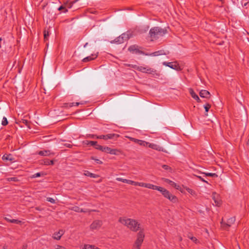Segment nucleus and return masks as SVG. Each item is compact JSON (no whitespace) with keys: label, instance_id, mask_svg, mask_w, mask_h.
<instances>
[{"label":"nucleus","instance_id":"18","mask_svg":"<svg viewBox=\"0 0 249 249\" xmlns=\"http://www.w3.org/2000/svg\"><path fill=\"white\" fill-rule=\"evenodd\" d=\"M97 57V54L92 53L90 56H87L83 59L82 61L83 62H87L88 61L95 59Z\"/></svg>","mask_w":249,"mask_h":249},{"label":"nucleus","instance_id":"43","mask_svg":"<svg viewBox=\"0 0 249 249\" xmlns=\"http://www.w3.org/2000/svg\"><path fill=\"white\" fill-rule=\"evenodd\" d=\"M65 9V11L64 12L66 13L68 11V10L67 9H65V7L63 6H61L60 7H59L58 8V10L60 11L62 9Z\"/></svg>","mask_w":249,"mask_h":249},{"label":"nucleus","instance_id":"61","mask_svg":"<svg viewBox=\"0 0 249 249\" xmlns=\"http://www.w3.org/2000/svg\"><path fill=\"white\" fill-rule=\"evenodd\" d=\"M179 240L181 241L182 240V238L180 237Z\"/></svg>","mask_w":249,"mask_h":249},{"label":"nucleus","instance_id":"3","mask_svg":"<svg viewBox=\"0 0 249 249\" xmlns=\"http://www.w3.org/2000/svg\"><path fill=\"white\" fill-rule=\"evenodd\" d=\"M116 180L118 181H122L124 183H125L129 185L140 186L141 187H157L156 186H154L153 185L145 184L144 183H140V182H135V181H132L131 180L124 179V178H116Z\"/></svg>","mask_w":249,"mask_h":249},{"label":"nucleus","instance_id":"1","mask_svg":"<svg viewBox=\"0 0 249 249\" xmlns=\"http://www.w3.org/2000/svg\"><path fill=\"white\" fill-rule=\"evenodd\" d=\"M119 222L133 231L136 232L140 229V224L137 220L123 217L119 219Z\"/></svg>","mask_w":249,"mask_h":249},{"label":"nucleus","instance_id":"32","mask_svg":"<svg viewBox=\"0 0 249 249\" xmlns=\"http://www.w3.org/2000/svg\"><path fill=\"white\" fill-rule=\"evenodd\" d=\"M49 36V32L48 31L44 30V37L45 41L48 40V36Z\"/></svg>","mask_w":249,"mask_h":249},{"label":"nucleus","instance_id":"21","mask_svg":"<svg viewBox=\"0 0 249 249\" xmlns=\"http://www.w3.org/2000/svg\"><path fill=\"white\" fill-rule=\"evenodd\" d=\"M199 95L202 98H209L210 96V93L206 90H201L199 92Z\"/></svg>","mask_w":249,"mask_h":249},{"label":"nucleus","instance_id":"26","mask_svg":"<svg viewBox=\"0 0 249 249\" xmlns=\"http://www.w3.org/2000/svg\"><path fill=\"white\" fill-rule=\"evenodd\" d=\"M137 143L139 144L140 145L147 147L148 146L149 142L142 140H138Z\"/></svg>","mask_w":249,"mask_h":249},{"label":"nucleus","instance_id":"40","mask_svg":"<svg viewBox=\"0 0 249 249\" xmlns=\"http://www.w3.org/2000/svg\"><path fill=\"white\" fill-rule=\"evenodd\" d=\"M96 139H104L106 140V135H102L98 136H96Z\"/></svg>","mask_w":249,"mask_h":249},{"label":"nucleus","instance_id":"50","mask_svg":"<svg viewBox=\"0 0 249 249\" xmlns=\"http://www.w3.org/2000/svg\"><path fill=\"white\" fill-rule=\"evenodd\" d=\"M27 249V245H23L21 249Z\"/></svg>","mask_w":249,"mask_h":249},{"label":"nucleus","instance_id":"57","mask_svg":"<svg viewBox=\"0 0 249 249\" xmlns=\"http://www.w3.org/2000/svg\"><path fill=\"white\" fill-rule=\"evenodd\" d=\"M2 249H7V246H4L3 247H2Z\"/></svg>","mask_w":249,"mask_h":249},{"label":"nucleus","instance_id":"30","mask_svg":"<svg viewBox=\"0 0 249 249\" xmlns=\"http://www.w3.org/2000/svg\"><path fill=\"white\" fill-rule=\"evenodd\" d=\"M211 106L209 104H207L204 105V107L206 112V113L205 114L206 116L208 115L207 112H208L209 109L211 108Z\"/></svg>","mask_w":249,"mask_h":249},{"label":"nucleus","instance_id":"52","mask_svg":"<svg viewBox=\"0 0 249 249\" xmlns=\"http://www.w3.org/2000/svg\"><path fill=\"white\" fill-rule=\"evenodd\" d=\"M74 104H75V106H78L80 104H83V103H79V102H76V103H74Z\"/></svg>","mask_w":249,"mask_h":249},{"label":"nucleus","instance_id":"33","mask_svg":"<svg viewBox=\"0 0 249 249\" xmlns=\"http://www.w3.org/2000/svg\"><path fill=\"white\" fill-rule=\"evenodd\" d=\"M8 124V121L5 117H4L1 122V124L3 126H5Z\"/></svg>","mask_w":249,"mask_h":249},{"label":"nucleus","instance_id":"49","mask_svg":"<svg viewBox=\"0 0 249 249\" xmlns=\"http://www.w3.org/2000/svg\"><path fill=\"white\" fill-rule=\"evenodd\" d=\"M96 136H97V135H89V137L91 138H96Z\"/></svg>","mask_w":249,"mask_h":249},{"label":"nucleus","instance_id":"55","mask_svg":"<svg viewBox=\"0 0 249 249\" xmlns=\"http://www.w3.org/2000/svg\"><path fill=\"white\" fill-rule=\"evenodd\" d=\"M199 178L202 181H204V182H207L206 180H205L204 179H203L201 177H199Z\"/></svg>","mask_w":249,"mask_h":249},{"label":"nucleus","instance_id":"25","mask_svg":"<svg viewBox=\"0 0 249 249\" xmlns=\"http://www.w3.org/2000/svg\"><path fill=\"white\" fill-rule=\"evenodd\" d=\"M84 175H85L86 176L92 178H96L98 177L97 175L91 173L88 171H85L84 172Z\"/></svg>","mask_w":249,"mask_h":249},{"label":"nucleus","instance_id":"17","mask_svg":"<svg viewBox=\"0 0 249 249\" xmlns=\"http://www.w3.org/2000/svg\"><path fill=\"white\" fill-rule=\"evenodd\" d=\"M127 38L126 35L125 34H122L119 36L118 38L114 40V42L117 43L121 44L124 42V39Z\"/></svg>","mask_w":249,"mask_h":249},{"label":"nucleus","instance_id":"58","mask_svg":"<svg viewBox=\"0 0 249 249\" xmlns=\"http://www.w3.org/2000/svg\"><path fill=\"white\" fill-rule=\"evenodd\" d=\"M247 144L249 145V140L247 142Z\"/></svg>","mask_w":249,"mask_h":249},{"label":"nucleus","instance_id":"38","mask_svg":"<svg viewBox=\"0 0 249 249\" xmlns=\"http://www.w3.org/2000/svg\"><path fill=\"white\" fill-rule=\"evenodd\" d=\"M47 200L53 204H54L55 203V200L52 197H47Z\"/></svg>","mask_w":249,"mask_h":249},{"label":"nucleus","instance_id":"41","mask_svg":"<svg viewBox=\"0 0 249 249\" xmlns=\"http://www.w3.org/2000/svg\"><path fill=\"white\" fill-rule=\"evenodd\" d=\"M41 173H36L34 175H33V178H37V177H40L41 176ZM42 175H43V173H42Z\"/></svg>","mask_w":249,"mask_h":249},{"label":"nucleus","instance_id":"44","mask_svg":"<svg viewBox=\"0 0 249 249\" xmlns=\"http://www.w3.org/2000/svg\"><path fill=\"white\" fill-rule=\"evenodd\" d=\"M64 145L68 148H71L72 146V145L70 143H66L64 144Z\"/></svg>","mask_w":249,"mask_h":249},{"label":"nucleus","instance_id":"9","mask_svg":"<svg viewBox=\"0 0 249 249\" xmlns=\"http://www.w3.org/2000/svg\"><path fill=\"white\" fill-rule=\"evenodd\" d=\"M213 199L214 200L215 206L219 207L222 204V201L218 194L215 193L213 194Z\"/></svg>","mask_w":249,"mask_h":249},{"label":"nucleus","instance_id":"51","mask_svg":"<svg viewBox=\"0 0 249 249\" xmlns=\"http://www.w3.org/2000/svg\"><path fill=\"white\" fill-rule=\"evenodd\" d=\"M49 165H53L54 164V161L53 160H49Z\"/></svg>","mask_w":249,"mask_h":249},{"label":"nucleus","instance_id":"31","mask_svg":"<svg viewBox=\"0 0 249 249\" xmlns=\"http://www.w3.org/2000/svg\"><path fill=\"white\" fill-rule=\"evenodd\" d=\"M162 167L163 169H164L165 170H166L168 172H170L172 171L171 168L167 165H162Z\"/></svg>","mask_w":249,"mask_h":249},{"label":"nucleus","instance_id":"56","mask_svg":"<svg viewBox=\"0 0 249 249\" xmlns=\"http://www.w3.org/2000/svg\"><path fill=\"white\" fill-rule=\"evenodd\" d=\"M245 6H247L248 5H249L248 2H246L244 4Z\"/></svg>","mask_w":249,"mask_h":249},{"label":"nucleus","instance_id":"42","mask_svg":"<svg viewBox=\"0 0 249 249\" xmlns=\"http://www.w3.org/2000/svg\"><path fill=\"white\" fill-rule=\"evenodd\" d=\"M55 249H66V248L63 247V246H60V245H56L55 246Z\"/></svg>","mask_w":249,"mask_h":249},{"label":"nucleus","instance_id":"6","mask_svg":"<svg viewBox=\"0 0 249 249\" xmlns=\"http://www.w3.org/2000/svg\"><path fill=\"white\" fill-rule=\"evenodd\" d=\"M129 66H130L132 68L142 72L150 73L153 75H154L155 73H156V70L148 67H146L143 66H139L136 65H129Z\"/></svg>","mask_w":249,"mask_h":249},{"label":"nucleus","instance_id":"8","mask_svg":"<svg viewBox=\"0 0 249 249\" xmlns=\"http://www.w3.org/2000/svg\"><path fill=\"white\" fill-rule=\"evenodd\" d=\"M235 221V217H231L229 218L226 223L222 222V226L225 229H226L232 225Z\"/></svg>","mask_w":249,"mask_h":249},{"label":"nucleus","instance_id":"34","mask_svg":"<svg viewBox=\"0 0 249 249\" xmlns=\"http://www.w3.org/2000/svg\"><path fill=\"white\" fill-rule=\"evenodd\" d=\"M206 176L211 177H217V175L215 173H204Z\"/></svg>","mask_w":249,"mask_h":249},{"label":"nucleus","instance_id":"53","mask_svg":"<svg viewBox=\"0 0 249 249\" xmlns=\"http://www.w3.org/2000/svg\"><path fill=\"white\" fill-rule=\"evenodd\" d=\"M36 209L37 211H42L43 209H41L39 207H36Z\"/></svg>","mask_w":249,"mask_h":249},{"label":"nucleus","instance_id":"19","mask_svg":"<svg viewBox=\"0 0 249 249\" xmlns=\"http://www.w3.org/2000/svg\"><path fill=\"white\" fill-rule=\"evenodd\" d=\"M189 93L191 94L192 98L195 99L197 102H200L201 100L199 99V97L197 95L195 92L194 90L192 89H189Z\"/></svg>","mask_w":249,"mask_h":249},{"label":"nucleus","instance_id":"27","mask_svg":"<svg viewBox=\"0 0 249 249\" xmlns=\"http://www.w3.org/2000/svg\"><path fill=\"white\" fill-rule=\"evenodd\" d=\"M5 219L7 221L9 222L10 223H16V224H20L21 223V221H19V220H17V219H10L7 217H5Z\"/></svg>","mask_w":249,"mask_h":249},{"label":"nucleus","instance_id":"45","mask_svg":"<svg viewBox=\"0 0 249 249\" xmlns=\"http://www.w3.org/2000/svg\"><path fill=\"white\" fill-rule=\"evenodd\" d=\"M189 238L194 242H196L197 241L196 238L195 237H189Z\"/></svg>","mask_w":249,"mask_h":249},{"label":"nucleus","instance_id":"23","mask_svg":"<svg viewBox=\"0 0 249 249\" xmlns=\"http://www.w3.org/2000/svg\"><path fill=\"white\" fill-rule=\"evenodd\" d=\"M169 64L170 65V66H169V67L173 69L176 70L177 71H180L181 70L180 67L176 62H171L170 63H169Z\"/></svg>","mask_w":249,"mask_h":249},{"label":"nucleus","instance_id":"28","mask_svg":"<svg viewBox=\"0 0 249 249\" xmlns=\"http://www.w3.org/2000/svg\"><path fill=\"white\" fill-rule=\"evenodd\" d=\"M84 142L86 144H90L91 146H94L95 148H96V144H97V142H96V141H87L85 142Z\"/></svg>","mask_w":249,"mask_h":249},{"label":"nucleus","instance_id":"2","mask_svg":"<svg viewBox=\"0 0 249 249\" xmlns=\"http://www.w3.org/2000/svg\"><path fill=\"white\" fill-rule=\"evenodd\" d=\"M166 33L167 31L166 29L159 27H155L151 28L149 32L152 41L163 36Z\"/></svg>","mask_w":249,"mask_h":249},{"label":"nucleus","instance_id":"16","mask_svg":"<svg viewBox=\"0 0 249 249\" xmlns=\"http://www.w3.org/2000/svg\"><path fill=\"white\" fill-rule=\"evenodd\" d=\"M2 159L3 160H9L11 162H15L16 161L15 159L13 157V156L11 154H4L2 157Z\"/></svg>","mask_w":249,"mask_h":249},{"label":"nucleus","instance_id":"13","mask_svg":"<svg viewBox=\"0 0 249 249\" xmlns=\"http://www.w3.org/2000/svg\"><path fill=\"white\" fill-rule=\"evenodd\" d=\"M64 234V231L63 230H59L58 231L53 234V238L54 239L59 240L61 239V236Z\"/></svg>","mask_w":249,"mask_h":249},{"label":"nucleus","instance_id":"60","mask_svg":"<svg viewBox=\"0 0 249 249\" xmlns=\"http://www.w3.org/2000/svg\"><path fill=\"white\" fill-rule=\"evenodd\" d=\"M25 121V123H27V121L26 120H24Z\"/></svg>","mask_w":249,"mask_h":249},{"label":"nucleus","instance_id":"39","mask_svg":"<svg viewBox=\"0 0 249 249\" xmlns=\"http://www.w3.org/2000/svg\"><path fill=\"white\" fill-rule=\"evenodd\" d=\"M91 159L94 160H95L97 163L98 164H102L103 163V162L102 161H101L100 160H99V159H96L94 157H92L91 158Z\"/></svg>","mask_w":249,"mask_h":249},{"label":"nucleus","instance_id":"10","mask_svg":"<svg viewBox=\"0 0 249 249\" xmlns=\"http://www.w3.org/2000/svg\"><path fill=\"white\" fill-rule=\"evenodd\" d=\"M105 153L112 155H117L121 153V150L117 149H112L109 147H106Z\"/></svg>","mask_w":249,"mask_h":249},{"label":"nucleus","instance_id":"47","mask_svg":"<svg viewBox=\"0 0 249 249\" xmlns=\"http://www.w3.org/2000/svg\"><path fill=\"white\" fill-rule=\"evenodd\" d=\"M171 62H164L163 63V64L166 66H168L169 67V66H170V65L169 64V63H170Z\"/></svg>","mask_w":249,"mask_h":249},{"label":"nucleus","instance_id":"15","mask_svg":"<svg viewBox=\"0 0 249 249\" xmlns=\"http://www.w3.org/2000/svg\"><path fill=\"white\" fill-rule=\"evenodd\" d=\"M179 190L182 193H186L187 192L192 196L195 195V191L191 188H178Z\"/></svg>","mask_w":249,"mask_h":249},{"label":"nucleus","instance_id":"14","mask_svg":"<svg viewBox=\"0 0 249 249\" xmlns=\"http://www.w3.org/2000/svg\"><path fill=\"white\" fill-rule=\"evenodd\" d=\"M148 147L159 151L165 152V150H164L162 147L155 143H151L149 142Z\"/></svg>","mask_w":249,"mask_h":249},{"label":"nucleus","instance_id":"7","mask_svg":"<svg viewBox=\"0 0 249 249\" xmlns=\"http://www.w3.org/2000/svg\"><path fill=\"white\" fill-rule=\"evenodd\" d=\"M102 221L100 220H95L92 222L90 225V229L92 231L98 230L102 226Z\"/></svg>","mask_w":249,"mask_h":249},{"label":"nucleus","instance_id":"5","mask_svg":"<svg viewBox=\"0 0 249 249\" xmlns=\"http://www.w3.org/2000/svg\"><path fill=\"white\" fill-rule=\"evenodd\" d=\"M160 191L162 195L166 198L169 199L172 202L175 203L178 201L177 198L167 191L165 188H155Z\"/></svg>","mask_w":249,"mask_h":249},{"label":"nucleus","instance_id":"37","mask_svg":"<svg viewBox=\"0 0 249 249\" xmlns=\"http://www.w3.org/2000/svg\"><path fill=\"white\" fill-rule=\"evenodd\" d=\"M126 137L128 139H129L130 141L135 142V143L138 142V139H135V138H132L131 137H129V136H126Z\"/></svg>","mask_w":249,"mask_h":249},{"label":"nucleus","instance_id":"36","mask_svg":"<svg viewBox=\"0 0 249 249\" xmlns=\"http://www.w3.org/2000/svg\"><path fill=\"white\" fill-rule=\"evenodd\" d=\"M7 180L8 181H17L18 179L17 178L13 177V178H7Z\"/></svg>","mask_w":249,"mask_h":249},{"label":"nucleus","instance_id":"22","mask_svg":"<svg viewBox=\"0 0 249 249\" xmlns=\"http://www.w3.org/2000/svg\"><path fill=\"white\" fill-rule=\"evenodd\" d=\"M119 135L114 133L107 134L106 135V140L108 139H117L119 137Z\"/></svg>","mask_w":249,"mask_h":249},{"label":"nucleus","instance_id":"24","mask_svg":"<svg viewBox=\"0 0 249 249\" xmlns=\"http://www.w3.org/2000/svg\"><path fill=\"white\" fill-rule=\"evenodd\" d=\"M38 154L43 156H49L51 154H53V153H52L50 150H43L39 151Z\"/></svg>","mask_w":249,"mask_h":249},{"label":"nucleus","instance_id":"54","mask_svg":"<svg viewBox=\"0 0 249 249\" xmlns=\"http://www.w3.org/2000/svg\"><path fill=\"white\" fill-rule=\"evenodd\" d=\"M153 54V55H154V56H156V55H158V52H156L154 53Z\"/></svg>","mask_w":249,"mask_h":249},{"label":"nucleus","instance_id":"29","mask_svg":"<svg viewBox=\"0 0 249 249\" xmlns=\"http://www.w3.org/2000/svg\"><path fill=\"white\" fill-rule=\"evenodd\" d=\"M106 146H103L99 144H96V149L98 150H100L102 151V152H105L106 150Z\"/></svg>","mask_w":249,"mask_h":249},{"label":"nucleus","instance_id":"35","mask_svg":"<svg viewBox=\"0 0 249 249\" xmlns=\"http://www.w3.org/2000/svg\"><path fill=\"white\" fill-rule=\"evenodd\" d=\"M79 0H74L72 1H71L69 4H68L67 5V7L69 8H71L74 3H75L76 2H77Z\"/></svg>","mask_w":249,"mask_h":249},{"label":"nucleus","instance_id":"59","mask_svg":"<svg viewBox=\"0 0 249 249\" xmlns=\"http://www.w3.org/2000/svg\"><path fill=\"white\" fill-rule=\"evenodd\" d=\"M88 43H86L85 45H84V47H86L87 46V45H88Z\"/></svg>","mask_w":249,"mask_h":249},{"label":"nucleus","instance_id":"4","mask_svg":"<svg viewBox=\"0 0 249 249\" xmlns=\"http://www.w3.org/2000/svg\"><path fill=\"white\" fill-rule=\"evenodd\" d=\"M144 236L143 231H140L137 235V238L133 245L132 249H140V247L143 241Z\"/></svg>","mask_w":249,"mask_h":249},{"label":"nucleus","instance_id":"46","mask_svg":"<svg viewBox=\"0 0 249 249\" xmlns=\"http://www.w3.org/2000/svg\"><path fill=\"white\" fill-rule=\"evenodd\" d=\"M67 105L70 107H73V106H75L74 103H68V104H67Z\"/></svg>","mask_w":249,"mask_h":249},{"label":"nucleus","instance_id":"20","mask_svg":"<svg viewBox=\"0 0 249 249\" xmlns=\"http://www.w3.org/2000/svg\"><path fill=\"white\" fill-rule=\"evenodd\" d=\"M162 181L164 185H169L171 186V187H174L175 186L176 187V184L175 182H174L172 181L169 180L168 179L163 178L162 179Z\"/></svg>","mask_w":249,"mask_h":249},{"label":"nucleus","instance_id":"48","mask_svg":"<svg viewBox=\"0 0 249 249\" xmlns=\"http://www.w3.org/2000/svg\"><path fill=\"white\" fill-rule=\"evenodd\" d=\"M49 160H45L44 162V164L45 165H49Z\"/></svg>","mask_w":249,"mask_h":249},{"label":"nucleus","instance_id":"12","mask_svg":"<svg viewBox=\"0 0 249 249\" xmlns=\"http://www.w3.org/2000/svg\"><path fill=\"white\" fill-rule=\"evenodd\" d=\"M70 209L72 211L78 213H89L91 211H95L94 210H89L88 209L84 210L76 206L72 207L71 208H70Z\"/></svg>","mask_w":249,"mask_h":249},{"label":"nucleus","instance_id":"11","mask_svg":"<svg viewBox=\"0 0 249 249\" xmlns=\"http://www.w3.org/2000/svg\"><path fill=\"white\" fill-rule=\"evenodd\" d=\"M128 51L133 53L142 54L143 52L138 49V46L137 45H132L128 48Z\"/></svg>","mask_w":249,"mask_h":249}]
</instances>
